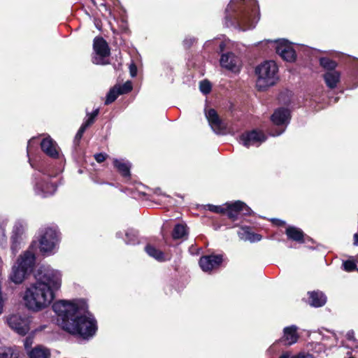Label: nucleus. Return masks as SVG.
<instances>
[{
    "instance_id": "49530a36",
    "label": "nucleus",
    "mask_w": 358,
    "mask_h": 358,
    "mask_svg": "<svg viewBox=\"0 0 358 358\" xmlns=\"http://www.w3.org/2000/svg\"><path fill=\"white\" fill-rule=\"evenodd\" d=\"M289 353L288 352H285L282 353L279 358H289Z\"/></svg>"
},
{
    "instance_id": "cd10ccee",
    "label": "nucleus",
    "mask_w": 358,
    "mask_h": 358,
    "mask_svg": "<svg viewBox=\"0 0 358 358\" xmlns=\"http://www.w3.org/2000/svg\"><path fill=\"white\" fill-rule=\"evenodd\" d=\"M319 64L322 68L326 70V72L336 71L338 66L337 62L327 57H320Z\"/></svg>"
},
{
    "instance_id": "f8f14e48",
    "label": "nucleus",
    "mask_w": 358,
    "mask_h": 358,
    "mask_svg": "<svg viewBox=\"0 0 358 358\" xmlns=\"http://www.w3.org/2000/svg\"><path fill=\"white\" fill-rule=\"evenodd\" d=\"M241 140L244 146L248 148L252 145L260 144L266 140V136L263 131L257 129H252L241 134Z\"/></svg>"
},
{
    "instance_id": "58836bf2",
    "label": "nucleus",
    "mask_w": 358,
    "mask_h": 358,
    "mask_svg": "<svg viewBox=\"0 0 358 358\" xmlns=\"http://www.w3.org/2000/svg\"><path fill=\"white\" fill-rule=\"evenodd\" d=\"M195 42L194 38H186L183 41V45L185 49H189Z\"/></svg>"
},
{
    "instance_id": "f257e3e1",
    "label": "nucleus",
    "mask_w": 358,
    "mask_h": 358,
    "mask_svg": "<svg viewBox=\"0 0 358 358\" xmlns=\"http://www.w3.org/2000/svg\"><path fill=\"white\" fill-rule=\"evenodd\" d=\"M34 278L36 282L27 288L23 299L28 309L39 311L48 307L54 300L55 292L61 286V277L53 270L40 267Z\"/></svg>"
},
{
    "instance_id": "412c9836",
    "label": "nucleus",
    "mask_w": 358,
    "mask_h": 358,
    "mask_svg": "<svg viewBox=\"0 0 358 358\" xmlns=\"http://www.w3.org/2000/svg\"><path fill=\"white\" fill-rule=\"evenodd\" d=\"M290 119V111L289 109L281 107L273 112L271 117V122L277 126L287 124Z\"/></svg>"
},
{
    "instance_id": "473e14b6",
    "label": "nucleus",
    "mask_w": 358,
    "mask_h": 358,
    "mask_svg": "<svg viewBox=\"0 0 358 358\" xmlns=\"http://www.w3.org/2000/svg\"><path fill=\"white\" fill-rule=\"evenodd\" d=\"M199 90L203 94H209L212 90V85L208 80H201L199 83Z\"/></svg>"
},
{
    "instance_id": "f3484780",
    "label": "nucleus",
    "mask_w": 358,
    "mask_h": 358,
    "mask_svg": "<svg viewBox=\"0 0 358 358\" xmlns=\"http://www.w3.org/2000/svg\"><path fill=\"white\" fill-rule=\"evenodd\" d=\"M113 166L115 171L126 180L131 179V164L123 159H113Z\"/></svg>"
},
{
    "instance_id": "c03bdc74",
    "label": "nucleus",
    "mask_w": 358,
    "mask_h": 358,
    "mask_svg": "<svg viewBox=\"0 0 358 358\" xmlns=\"http://www.w3.org/2000/svg\"><path fill=\"white\" fill-rule=\"evenodd\" d=\"M301 358H314L313 355L309 353L303 354L301 353Z\"/></svg>"
},
{
    "instance_id": "b1692460",
    "label": "nucleus",
    "mask_w": 358,
    "mask_h": 358,
    "mask_svg": "<svg viewBox=\"0 0 358 358\" xmlns=\"http://www.w3.org/2000/svg\"><path fill=\"white\" fill-rule=\"evenodd\" d=\"M171 236L173 239H187L188 236V230L185 224H176L172 231Z\"/></svg>"
},
{
    "instance_id": "2eb2a0df",
    "label": "nucleus",
    "mask_w": 358,
    "mask_h": 358,
    "mask_svg": "<svg viewBox=\"0 0 358 358\" xmlns=\"http://www.w3.org/2000/svg\"><path fill=\"white\" fill-rule=\"evenodd\" d=\"M297 329L298 328L295 325L285 327L283 336L276 343H282L284 345H291L296 343L299 338Z\"/></svg>"
},
{
    "instance_id": "37998d69",
    "label": "nucleus",
    "mask_w": 358,
    "mask_h": 358,
    "mask_svg": "<svg viewBox=\"0 0 358 358\" xmlns=\"http://www.w3.org/2000/svg\"><path fill=\"white\" fill-rule=\"evenodd\" d=\"M129 73L131 77H135L137 75V66L134 62L129 65Z\"/></svg>"
},
{
    "instance_id": "c756f323",
    "label": "nucleus",
    "mask_w": 358,
    "mask_h": 358,
    "mask_svg": "<svg viewBox=\"0 0 358 358\" xmlns=\"http://www.w3.org/2000/svg\"><path fill=\"white\" fill-rule=\"evenodd\" d=\"M119 95L120 94L116 90V88L113 86L110 89V90L107 93L104 104L109 105L113 103L117 99Z\"/></svg>"
},
{
    "instance_id": "2f4dec72",
    "label": "nucleus",
    "mask_w": 358,
    "mask_h": 358,
    "mask_svg": "<svg viewBox=\"0 0 358 358\" xmlns=\"http://www.w3.org/2000/svg\"><path fill=\"white\" fill-rule=\"evenodd\" d=\"M205 209L210 212L217 214H226V206H215L213 204H207L205 206Z\"/></svg>"
},
{
    "instance_id": "ea45409f",
    "label": "nucleus",
    "mask_w": 358,
    "mask_h": 358,
    "mask_svg": "<svg viewBox=\"0 0 358 358\" xmlns=\"http://www.w3.org/2000/svg\"><path fill=\"white\" fill-rule=\"evenodd\" d=\"M6 299V295L3 294L1 291V289H0V315L3 313V307Z\"/></svg>"
},
{
    "instance_id": "864d4df0",
    "label": "nucleus",
    "mask_w": 358,
    "mask_h": 358,
    "mask_svg": "<svg viewBox=\"0 0 358 358\" xmlns=\"http://www.w3.org/2000/svg\"><path fill=\"white\" fill-rule=\"evenodd\" d=\"M283 130L280 131V132L277 133L276 135H280L282 133Z\"/></svg>"
},
{
    "instance_id": "6ab92c4d",
    "label": "nucleus",
    "mask_w": 358,
    "mask_h": 358,
    "mask_svg": "<svg viewBox=\"0 0 358 358\" xmlns=\"http://www.w3.org/2000/svg\"><path fill=\"white\" fill-rule=\"evenodd\" d=\"M285 234L288 240L301 244L305 243L306 239L310 240L301 229L294 226H288L285 229Z\"/></svg>"
},
{
    "instance_id": "6e6d98bb",
    "label": "nucleus",
    "mask_w": 358,
    "mask_h": 358,
    "mask_svg": "<svg viewBox=\"0 0 358 358\" xmlns=\"http://www.w3.org/2000/svg\"><path fill=\"white\" fill-rule=\"evenodd\" d=\"M357 272H358V268H357Z\"/></svg>"
},
{
    "instance_id": "f03ea898",
    "label": "nucleus",
    "mask_w": 358,
    "mask_h": 358,
    "mask_svg": "<svg viewBox=\"0 0 358 358\" xmlns=\"http://www.w3.org/2000/svg\"><path fill=\"white\" fill-rule=\"evenodd\" d=\"M52 310L61 319L62 329L78 338L89 340L96 331V321L82 315L76 303L62 300L52 305Z\"/></svg>"
},
{
    "instance_id": "4c0bfd02",
    "label": "nucleus",
    "mask_w": 358,
    "mask_h": 358,
    "mask_svg": "<svg viewBox=\"0 0 358 358\" xmlns=\"http://www.w3.org/2000/svg\"><path fill=\"white\" fill-rule=\"evenodd\" d=\"M94 157L96 162L102 163L107 159L108 155L106 153L100 152L95 154Z\"/></svg>"
},
{
    "instance_id": "5701e85b",
    "label": "nucleus",
    "mask_w": 358,
    "mask_h": 358,
    "mask_svg": "<svg viewBox=\"0 0 358 358\" xmlns=\"http://www.w3.org/2000/svg\"><path fill=\"white\" fill-rule=\"evenodd\" d=\"M322 76L327 87L333 90L335 89L337 87V85L340 83L341 73V71L338 70L331 71L329 72H325Z\"/></svg>"
},
{
    "instance_id": "de8ad7c7",
    "label": "nucleus",
    "mask_w": 358,
    "mask_h": 358,
    "mask_svg": "<svg viewBox=\"0 0 358 358\" xmlns=\"http://www.w3.org/2000/svg\"><path fill=\"white\" fill-rule=\"evenodd\" d=\"M219 48L220 50L222 52L225 48V44L223 42L220 43Z\"/></svg>"
},
{
    "instance_id": "79ce46f5",
    "label": "nucleus",
    "mask_w": 358,
    "mask_h": 358,
    "mask_svg": "<svg viewBox=\"0 0 358 358\" xmlns=\"http://www.w3.org/2000/svg\"><path fill=\"white\" fill-rule=\"evenodd\" d=\"M271 223L276 227H285L286 225V222L284 220L273 218L271 220Z\"/></svg>"
},
{
    "instance_id": "aec40b11",
    "label": "nucleus",
    "mask_w": 358,
    "mask_h": 358,
    "mask_svg": "<svg viewBox=\"0 0 358 358\" xmlns=\"http://www.w3.org/2000/svg\"><path fill=\"white\" fill-rule=\"evenodd\" d=\"M307 295L308 299L306 303L311 307L320 308L324 306L327 303V298L320 290L309 291Z\"/></svg>"
},
{
    "instance_id": "ddd939ff",
    "label": "nucleus",
    "mask_w": 358,
    "mask_h": 358,
    "mask_svg": "<svg viewBox=\"0 0 358 358\" xmlns=\"http://www.w3.org/2000/svg\"><path fill=\"white\" fill-rule=\"evenodd\" d=\"M35 180L34 190L37 194L47 197L52 195L56 192L57 185L49 180H38L36 177H35Z\"/></svg>"
},
{
    "instance_id": "09e8293b",
    "label": "nucleus",
    "mask_w": 358,
    "mask_h": 358,
    "mask_svg": "<svg viewBox=\"0 0 358 358\" xmlns=\"http://www.w3.org/2000/svg\"><path fill=\"white\" fill-rule=\"evenodd\" d=\"M354 65L355 68L357 69V72L358 73V60L355 61Z\"/></svg>"
},
{
    "instance_id": "20e7f679",
    "label": "nucleus",
    "mask_w": 358,
    "mask_h": 358,
    "mask_svg": "<svg viewBox=\"0 0 358 358\" xmlns=\"http://www.w3.org/2000/svg\"><path fill=\"white\" fill-rule=\"evenodd\" d=\"M234 10V18L239 26L249 25L256 12L255 0H232L229 4Z\"/></svg>"
},
{
    "instance_id": "1a4fd4ad",
    "label": "nucleus",
    "mask_w": 358,
    "mask_h": 358,
    "mask_svg": "<svg viewBox=\"0 0 358 358\" xmlns=\"http://www.w3.org/2000/svg\"><path fill=\"white\" fill-rule=\"evenodd\" d=\"M275 52L281 58L288 62H294L296 59V53L293 47L287 40L275 41Z\"/></svg>"
},
{
    "instance_id": "8fccbe9b",
    "label": "nucleus",
    "mask_w": 358,
    "mask_h": 358,
    "mask_svg": "<svg viewBox=\"0 0 358 358\" xmlns=\"http://www.w3.org/2000/svg\"><path fill=\"white\" fill-rule=\"evenodd\" d=\"M289 358H301V353H299L298 355H294Z\"/></svg>"
},
{
    "instance_id": "423d86ee",
    "label": "nucleus",
    "mask_w": 358,
    "mask_h": 358,
    "mask_svg": "<svg viewBox=\"0 0 358 358\" xmlns=\"http://www.w3.org/2000/svg\"><path fill=\"white\" fill-rule=\"evenodd\" d=\"M38 241L41 252H51L59 241V232L52 227L41 229Z\"/></svg>"
},
{
    "instance_id": "4be33fe9",
    "label": "nucleus",
    "mask_w": 358,
    "mask_h": 358,
    "mask_svg": "<svg viewBox=\"0 0 358 358\" xmlns=\"http://www.w3.org/2000/svg\"><path fill=\"white\" fill-rule=\"evenodd\" d=\"M224 206H226L225 210L228 218L233 222L237 220L241 214L243 201L238 200L232 203H226Z\"/></svg>"
},
{
    "instance_id": "0eeeda50",
    "label": "nucleus",
    "mask_w": 358,
    "mask_h": 358,
    "mask_svg": "<svg viewBox=\"0 0 358 358\" xmlns=\"http://www.w3.org/2000/svg\"><path fill=\"white\" fill-rule=\"evenodd\" d=\"M93 50L99 57L92 59L93 64L98 65L108 64L106 58L110 55V49L107 41L102 36H96L93 41Z\"/></svg>"
},
{
    "instance_id": "5fc2aeb1",
    "label": "nucleus",
    "mask_w": 358,
    "mask_h": 358,
    "mask_svg": "<svg viewBox=\"0 0 358 358\" xmlns=\"http://www.w3.org/2000/svg\"><path fill=\"white\" fill-rule=\"evenodd\" d=\"M31 166L33 168H34V169H35V166H34V165L33 164H31Z\"/></svg>"
},
{
    "instance_id": "3c124183",
    "label": "nucleus",
    "mask_w": 358,
    "mask_h": 358,
    "mask_svg": "<svg viewBox=\"0 0 358 358\" xmlns=\"http://www.w3.org/2000/svg\"><path fill=\"white\" fill-rule=\"evenodd\" d=\"M100 184H107V185H109L110 186H114V184L112 183V182H101Z\"/></svg>"
},
{
    "instance_id": "dca6fc26",
    "label": "nucleus",
    "mask_w": 358,
    "mask_h": 358,
    "mask_svg": "<svg viewBox=\"0 0 358 358\" xmlns=\"http://www.w3.org/2000/svg\"><path fill=\"white\" fill-rule=\"evenodd\" d=\"M24 232V227L22 223L18 222L14 225L10 237V249L13 254L17 253L20 248V243L22 240V235Z\"/></svg>"
},
{
    "instance_id": "c85d7f7f",
    "label": "nucleus",
    "mask_w": 358,
    "mask_h": 358,
    "mask_svg": "<svg viewBox=\"0 0 358 358\" xmlns=\"http://www.w3.org/2000/svg\"><path fill=\"white\" fill-rule=\"evenodd\" d=\"M114 87L120 95L128 94L133 90V85L130 80H127L122 85H115Z\"/></svg>"
},
{
    "instance_id": "6e6552de",
    "label": "nucleus",
    "mask_w": 358,
    "mask_h": 358,
    "mask_svg": "<svg viewBox=\"0 0 358 358\" xmlns=\"http://www.w3.org/2000/svg\"><path fill=\"white\" fill-rule=\"evenodd\" d=\"M223 262L222 255L211 254L208 255H203L200 257L199 264L204 272H210L217 269Z\"/></svg>"
},
{
    "instance_id": "a211bd4d",
    "label": "nucleus",
    "mask_w": 358,
    "mask_h": 358,
    "mask_svg": "<svg viewBox=\"0 0 358 358\" xmlns=\"http://www.w3.org/2000/svg\"><path fill=\"white\" fill-rule=\"evenodd\" d=\"M238 62V58L231 52L222 54L220 59V66L232 72L239 71Z\"/></svg>"
},
{
    "instance_id": "7c9ffc66",
    "label": "nucleus",
    "mask_w": 358,
    "mask_h": 358,
    "mask_svg": "<svg viewBox=\"0 0 358 358\" xmlns=\"http://www.w3.org/2000/svg\"><path fill=\"white\" fill-rule=\"evenodd\" d=\"M126 243L135 245L138 243V236L132 229H129L125 233V239Z\"/></svg>"
},
{
    "instance_id": "bb28decb",
    "label": "nucleus",
    "mask_w": 358,
    "mask_h": 358,
    "mask_svg": "<svg viewBox=\"0 0 358 358\" xmlns=\"http://www.w3.org/2000/svg\"><path fill=\"white\" fill-rule=\"evenodd\" d=\"M50 352L48 349L41 345L34 348L29 352V358H49Z\"/></svg>"
},
{
    "instance_id": "e433bc0d",
    "label": "nucleus",
    "mask_w": 358,
    "mask_h": 358,
    "mask_svg": "<svg viewBox=\"0 0 358 358\" xmlns=\"http://www.w3.org/2000/svg\"><path fill=\"white\" fill-rule=\"evenodd\" d=\"M99 113V109L96 108L90 115L87 120L84 122L87 127L91 126L95 122V118L97 117Z\"/></svg>"
},
{
    "instance_id": "4468645a",
    "label": "nucleus",
    "mask_w": 358,
    "mask_h": 358,
    "mask_svg": "<svg viewBox=\"0 0 358 358\" xmlns=\"http://www.w3.org/2000/svg\"><path fill=\"white\" fill-rule=\"evenodd\" d=\"M41 150L52 159L59 157V148L57 143L50 136L44 138L40 143Z\"/></svg>"
},
{
    "instance_id": "72a5a7b5",
    "label": "nucleus",
    "mask_w": 358,
    "mask_h": 358,
    "mask_svg": "<svg viewBox=\"0 0 358 358\" xmlns=\"http://www.w3.org/2000/svg\"><path fill=\"white\" fill-rule=\"evenodd\" d=\"M343 269L347 272H352L354 271H357L358 267H357V264L355 261L348 259L344 261L343 263Z\"/></svg>"
},
{
    "instance_id": "393cba45",
    "label": "nucleus",
    "mask_w": 358,
    "mask_h": 358,
    "mask_svg": "<svg viewBox=\"0 0 358 358\" xmlns=\"http://www.w3.org/2000/svg\"><path fill=\"white\" fill-rule=\"evenodd\" d=\"M242 229L243 232L240 233V236L242 239L248 241L250 243H255L261 241L262 238L261 234L252 231L249 227H243Z\"/></svg>"
},
{
    "instance_id": "a878e982",
    "label": "nucleus",
    "mask_w": 358,
    "mask_h": 358,
    "mask_svg": "<svg viewBox=\"0 0 358 358\" xmlns=\"http://www.w3.org/2000/svg\"><path fill=\"white\" fill-rule=\"evenodd\" d=\"M145 250L149 256L155 258L157 261H159V262L166 261V258L164 257V253L162 250L156 248L155 246H153L150 244H148L145 247Z\"/></svg>"
},
{
    "instance_id": "a18cd8bd",
    "label": "nucleus",
    "mask_w": 358,
    "mask_h": 358,
    "mask_svg": "<svg viewBox=\"0 0 358 358\" xmlns=\"http://www.w3.org/2000/svg\"><path fill=\"white\" fill-rule=\"evenodd\" d=\"M353 238H354V243H353V244H354L355 245H357H357H358V233H356V234H354V237H353Z\"/></svg>"
},
{
    "instance_id": "603ef678",
    "label": "nucleus",
    "mask_w": 358,
    "mask_h": 358,
    "mask_svg": "<svg viewBox=\"0 0 358 358\" xmlns=\"http://www.w3.org/2000/svg\"><path fill=\"white\" fill-rule=\"evenodd\" d=\"M34 140H35V138H32L31 139H30V140L29 141V142H28V145H29V144H30L33 141H34Z\"/></svg>"
},
{
    "instance_id": "c9c22d12",
    "label": "nucleus",
    "mask_w": 358,
    "mask_h": 358,
    "mask_svg": "<svg viewBox=\"0 0 358 358\" xmlns=\"http://www.w3.org/2000/svg\"><path fill=\"white\" fill-rule=\"evenodd\" d=\"M13 350L11 348L0 347V358H11Z\"/></svg>"
},
{
    "instance_id": "7ed1b4c3",
    "label": "nucleus",
    "mask_w": 358,
    "mask_h": 358,
    "mask_svg": "<svg viewBox=\"0 0 358 358\" xmlns=\"http://www.w3.org/2000/svg\"><path fill=\"white\" fill-rule=\"evenodd\" d=\"M257 76V87L259 91H264L276 84L279 79L278 66L273 60L265 61L255 68Z\"/></svg>"
},
{
    "instance_id": "a19ab883",
    "label": "nucleus",
    "mask_w": 358,
    "mask_h": 358,
    "mask_svg": "<svg viewBox=\"0 0 358 358\" xmlns=\"http://www.w3.org/2000/svg\"><path fill=\"white\" fill-rule=\"evenodd\" d=\"M243 206L241 207V215H250L252 212V209L248 206H247V204L245 203H244L243 201Z\"/></svg>"
},
{
    "instance_id": "9b49d317",
    "label": "nucleus",
    "mask_w": 358,
    "mask_h": 358,
    "mask_svg": "<svg viewBox=\"0 0 358 358\" xmlns=\"http://www.w3.org/2000/svg\"><path fill=\"white\" fill-rule=\"evenodd\" d=\"M206 117L212 129L217 134L224 131L227 128V124L222 120L216 110L210 108L206 112Z\"/></svg>"
},
{
    "instance_id": "9d476101",
    "label": "nucleus",
    "mask_w": 358,
    "mask_h": 358,
    "mask_svg": "<svg viewBox=\"0 0 358 358\" xmlns=\"http://www.w3.org/2000/svg\"><path fill=\"white\" fill-rule=\"evenodd\" d=\"M8 326L21 336L26 335L30 328L27 318L18 315H12L8 318Z\"/></svg>"
},
{
    "instance_id": "f704fd0d",
    "label": "nucleus",
    "mask_w": 358,
    "mask_h": 358,
    "mask_svg": "<svg viewBox=\"0 0 358 358\" xmlns=\"http://www.w3.org/2000/svg\"><path fill=\"white\" fill-rule=\"evenodd\" d=\"M87 127H88L85 124L83 123L79 128L78 132L76 133V134L75 136L74 141H73V143L76 145H79L80 141V140Z\"/></svg>"
},
{
    "instance_id": "39448f33",
    "label": "nucleus",
    "mask_w": 358,
    "mask_h": 358,
    "mask_svg": "<svg viewBox=\"0 0 358 358\" xmlns=\"http://www.w3.org/2000/svg\"><path fill=\"white\" fill-rule=\"evenodd\" d=\"M36 257L30 251H26L20 255L17 262V266L12 268L10 275L11 281L15 284H20L32 272L35 266Z\"/></svg>"
}]
</instances>
